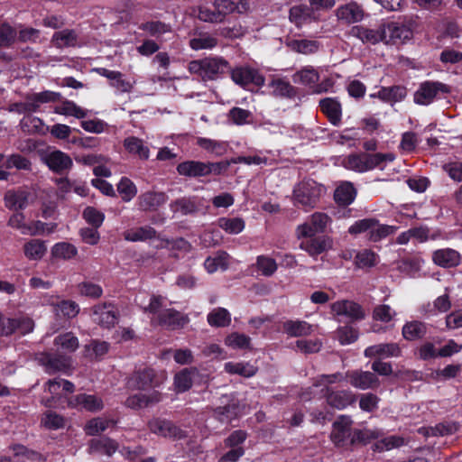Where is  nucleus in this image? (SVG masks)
<instances>
[{
    "label": "nucleus",
    "instance_id": "30",
    "mask_svg": "<svg viewBox=\"0 0 462 462\" xmlns=\"http://www.w3.org/2000/svg\"><path fill=\"white\" fill-rule=\"evenodd\" d=\"M317 19L318 15L310 5H295L290 9V20L298 27Z\"/></svg>",
    "mask_w": 462,
    "mask_h": 462
},
{
    "label": "nucleus",
    "instance_id": "24",
    "mask_svg": "<svg viewBox=\"0 0 462 462\" xmlns=\"http://www.w3.org/2000/svg\"><path fill=\"white\" fill-rule=\"evenodd\" d=\"M68 405L72 408L84 409L88 411L97 412L103 409L104 403L101 398L93 395L81 393L68 401Z\"/></svg>",
    "mask_w": 462,
    "mask_h": 462
},
{
    "label": "nucleus",
    "instance_id": "11",
    "mask_svg": "<svg viewBox=\"0 0 462 462\" xmlns=\"http://www.w3.org/2000/svg\"><path fill=\"white\" fill-rule=\"evenodd\" d=\"M330 310L334 317H343L351 321L361 320L365 317L362 306L353 300H340L335 301L330 305Z\"/></svg>",
    "mask_w": 462,
    "mask_h": 462
},
{
    "label": "nucleus",
    "instance_id": "15",
    "mask_svg": "<svg viewBox=\"0 0 462 462\" xmlns=\"http://www.w3.org/2000/svg\"><path fill=\"white\" fill-rule=\"evenodd\" d=\"M39 362L49 374L62 372L69 374L71 370V358L65 356H54L51 354H41Z\"/></svg>",
    "mask_w": 462,
    "mask_h": 462
},
{
    "label": "nucleus",
    "instance_id": "13",
    "mask_svg": "<svg viewBox=\"0 0 462 462\" xmlns=\"http://www.w3.org/2000/svg\"><path fill=\"white\" fill-rule=\"evenodd\" d=\"M346 378L353 387L360 390L374 389L380 385L378 377L368 371H348L346 374Z\"/></svg>",
    "mask_w": 462,
    "mask_h": 462
},
{
    "label": "nucleus",
    "instance_id": "61",
    "mask_svg": "<svg viewBox=\"0 0 462 462\" xmlns=\"http://www.w3.org/2000/svg\"><path fill=\"white\" fill-rule=\"evenodd\" d=\"M355 260L360 268L372 267L378 263L379 256L369 249H364L356 254Z\"/></svg>",
    "mask_w": 462,
    "mask_h": 462
},
{
    "label": "nucleus",
    "instance_id": "22",
    "mask_svg": "<svg viewBox=\"0 0 462 462\" xmlns=\"http://www.w3.org/2000/svg\"><path fill=\"white\" fill-rule=\"evenodd\" d=\"M321 394L329 406L338 410L345 409L355 402V394L347 390L335 391L332 388H327V392Z\"/></svg>",
    "mask_w": 462,
    "mask_h": 462
},
{
    "label": "nucleus",
    "instance_id": "42",
    "mask_svg": "<svg viewBox=\"0 0 462 462\" xmlns=\"http://www.w3.org/2000/svg\"><path fill=\"white\" fill-rule=\"evenodd\" d=\"M286 45L291 51L298 52V53L305 54V55L314 53L319 48V44L318 42L313 41V40H307V39L288 40L286 42Z\"/></svg>",
    "mask_w": 462,
    "mask_h": 462
},
{
    "label": "nucleus",
    "instance_id": "16",
    "mask_svg": "<svg viewBox=\"0 0 462 462\" xmlns=\"http://www.w3.org/2000/svg\"><path fill=\"white\" fill-rule=\"evenodd\" d=\"M299 247L309 254L311 257H316L332 246V240L328 236H309L301 238Z\"/></svg>",
    "mask_w": 462,
    "mask_h": 462
},
{
    "label": "nucleus",
    "instance_id": "64",
    "mask_svg": "<svg viewBox=\"0 0 462 462\" xmlns=\"http://www.w3.org/2000/svg\"><path fill=\"white\" fill-rule=\"evenodd\" d=\"M20 125L24 132H27L30 134L44 132L43 122L39 117H36V116H24L21 120Z\"/></svg>",
    "mask_w": 462,
    "mask_h": 462
},
{
    "label": "nucleus",
    "instance_id": "25",
    "mask_svg": "<svg viewBox=\"0 0 462 462\" xmlns=\"http://www.w3.org/2000/svg\"><path fill=\"white\" fill-rule=\"evenodd\" d=\"M42 161L55 172H62L72 166V160L65 152L55 150L42 156Z\"/></svg>",
    "mask_w": 462,
    "mask_h": 462
},
{
    "label": "nucleus",
    "instance_id": "37",
    "mask_svg": "<svg viewBox=\"0 0 462 462\" xmlns=\"http://www.w3.org/2000/svg\"><path fill=\"white\" fill-rule=\"evenodd\" d=\"M29 198L30 193L27 190H9L5 195V203L10 209H23L28 205Z\"/></svg>",
    "mask_w": 462,
    "mask_h": 462
},
{
    "label": "nucleus",
    "instance_id": "41",
    "mask_svg": "<svg viewBox=\"0 0 462 462\" xmlns=\"http://www.w3.org/2000/svg\"><path fill=\"white\" fill-rule=\"evenodd\" d=\"M155 236V229L149 226L131 228L124 232V238L130 242H143Z\"/></svg>",
    "mask_w": 462,
    "mask_h": 462
},
{
    "label": "nucleus",
    "instance_id": "7",
    "mask_svg": "<svg viewBox=\"0 0 462 462\" xmlns=\"http://www.w3.org/2000/svg\"><path fill=\"white\" fill-rule=\"evenodd\" d=\"M74 388V384L65 379L55 378L49 380L46 383L45 392H48L51 396H43L42 403L46 407H55L66 394L72 393Z\"/></svg>",
    "mask_w": 462,
    "mask_h": 462
},
{
    "label": "nucleus",
    "instance_id": "58",
    "mask_svg": "<svg viewBox=\"0 0 462 462\" xmlns=\"http://www.w3.org/2000/svg\"><path fill=\"white\" fill-rule=\"evenodd\" d=\"M85 356L89 358H98L106 355L109 349L108 343L105 341L92 340L84 347Z\"/></svg>",
    "mask_w": 462,
    "mask_h": 462
},
{
    "label": "nucleus",
    "instance_id": "39",
    "mask_svg": "<svg viewBox=\"0 0 462 462\" xmlns=\"http://www.w3.org/2000/svg\"><path fill=\"white\" fill-rule=\"evenodd\" d=\"M46 244L40 239H31L23 245V254L31 261L41 260L46 254Z\"/></svg>",
    "mask_w": 462,
    "mask_h": 462
},
{
    "label": "nucleus",
    "instance_id": "29",
    "mask_svg": "<svg viewBox=\"0 0 462 462\" xmlns=\"http://www.w3.org/2000/svg\"><path fill=\"white\" fill-rule=\"evenodd\" d=\"M124 147L129 154L140 160L146 161L150 156L149 147L142 139L135 136L126 137L124 140Z\"/></svg>",
    "mask_w": 462,
    "mask_h": 462
},
{
    "label": "nucleus",
    "instance_id": "63",
    "mask_svg": "<svg viewBox=\"0 0 462 462\" xmlns=\"http://www.w3.org/2000/svg\"><path fill=\"white\" fill-rule=\"evenodd\" d=\"M158 248H167L173 252L188 253L190 250V244L183 238L172 240H161L156 245Z\"/></svg>",
    "mask_w": 462,
    "mask_h": 462
},
{
    "label": "nucleus",
    "instance_id": "6",
    "mask_svg": "<svg viewBox=\"0 0 462 462\" xmlns=\"http://www.w3.org/2000/svg\"><path fill=\"white\" fill-rule=\"evenodd\" d=\"M189 71L203 80H213L230 70L229 63L221 57H208L192 60L188 66Z\"/></svg>",
    "mask_w": 462,
    "mask_h": 462
},
{
    "label": "nucleus",
    "instance_id": "18",
    "mask_svg": "<svg viewBox=\"0 0 462 462\" xmlns=\"http://www.w3.org/2000/svg\"><path fill=\"white\" fill-rule=\"evenodd\" d=\"M34 321L28 316H19L17 318H7L5 325L2 328V336H10L15 332L21 335H26L32 332Z\"/></svg>",
    "mask_w": 462,
    "mask_h": 462
},
{
    "label": "nucleus",
    "instance_id": "52",
    "mask_svg": "<svg viewBox=\"0 0 462 462\" xmlns=\"http://www.w3.org/2000/svg\"><path fill=\"white\" fill-rule=\"evenodd\" d=\"M426 334V325L420 321L407 322L402 328L403 337L407 340H415Z\"/></svg>",
    "mask_w": 462,
    "mask_h": 462
},
{
    "label": "nucleus",
    "instance_id": "3",
    "mask_svg": "<svg viewBox=\"0 0 462 462\" xmlns=\"http://www.w3.org/2000/svg\"><path fill=\"white\" fill-rule=\"evenodd\" d=\"M395 156L389 153H354L342 160L341 164L347 170L356 172H365L375 168L383 170L388 162H392Z\"/></svg>",
    "mask_w": 462,
    "mask_h": 462
},
{
    "label": "nucleus",
    "instance_id": "54",
    "mask_svg": "<svg viewBox=\"0 0 462 462\" xmlns=\"http://www.w3.org/2000/svg\"><path fill=\"white\" fill-rule=\"evenodd\" d=\"M217 44V40L208 33H199L189 41V46L194 51L210 50Z\"/></svg>",
    "mask_w": 462,
    "mask_h": 462
},
{
    "label": "nucleus",
    "instance_id": "47",
    "mask_svg": "<svg viewBox=\"0 0 462 462\" xmlns=\"http://www.w3.org/2000/svg\"><path fill=\"white\" fill-rule=\"evenodd\" d=\"M255 267L262 275L271 277L276 273L278 263L274 258L261 254L256 257Z\"/></svg>",
    "mask_w": 462,
    "mask_h": 462
},
{
    "label": "nucleus",
    "instance_id": "40",
    "mask_svg": "<svg viewBox=\"0 0 462 462\" xmlns=\"http://www.w3.org/2000/svg\"><path fill=\"white\" fill-rule=\"evenodd\" d=\"M54 113L65 116H74L78 119H82L88 116V111L78 106L73 101L66 100L54 107Z\"/></svg>",
    "mask_w": 462,
    "mask_h": 462
},
{
    "label": "nucleus",
    "instance_id": "53",
    "mask_svg": "<svg viewBox=\"0 0 462 462\" xmlns=\"http://www.w3.org/2000/svg\"><path fill=\"white\" fill-rule=\"evenodd\" d=\"M218 226L230 235L241 233L245 226V221L240 217H221L217 221Z\"/></svg>",
    "mask_w": 462,
    "mask_h": 462
},
{
    "label": "nucleus",
    "instance_id": "28",
    "mask_svg": "<svg viewBox=\"0 0 462 462\" xmlns=\"http://www.w3.org/2000/svg\"><path fill=\"white\" fill-rule=\"evenodd\" d=\"M283 331L290 337H305L312 334L316 328L314 325L305 320H287L282 325Z\"/></svg>",
    "mask_w": 462,
    "mask_h": 462
},
{
    "label": "nucleus",
    "instance_id": "8",
    "mask_svg": "<svg viewBox=\"0 0 462 462\" xmlns=\"http://www.w3.org/2000/svg\"><path fill=\"white\" fill-rule=\"evenodd\" d=\"M330 222L331 218L327 214L315 212L303 224L297 226L296 236L298 239L314 236L323 233Z\"/></svg>",
    "mask_w": 462,
    "mask_h": 462
},
{
    "label": "nucleus",
    "instance_id": "35",
    "mask_svg": "<svg viewBox=\"0 0 462 462\" xmlns=\"http://www.w3.org/2000/svg\"><path fill=\"white\" fill-rule=\"evenodd\" d=\"M167 196L163 192H145L138 198L139 208L142 210H155L164 204Z\"/></svg>",
    "mask_w": 462,
    "mask_h": 462
},
{
    "label": "nucleus",
    "instance_id": "48",
    "mask_svg": "<svg viewBox=\"0 0 462 462\" xmlns=\"http://www.w3.org/2000/svg\"><path fill=\"white\" fill-rule=\"evenodd\" d=\"M78 254V249L68 242H60L51 247V255L57 259L70 260Z\"/></svg>",
    "mask_w": 462,
    "mask_h": 462
},
{
    "label": "nucleus",
    "instance_id": "50",
    "mask_svg": "<svg viewBox=\"0 0 462 462\" xmlns=\"http://www.w3.org/2000/svg\"><path fill=\"white\" fill-rule=\"evenodd\" d=\"M54 344L68 353L75 352L79 346V339L72 332H66L57 336L54 338Z\"/></svg>",
    "mask_w": 462,
    "mask_h": 462
},
{
    "label": "nucleus",
    "instance_id": "34",
    "mask_svg": "<svg viewBox=\"0 0 462 462\" xmlns=\"http://www.w3.org/2000/svg\"><path fill=\"white\" fill-rule=\"evenodd\" d=\"M337 16L346 23H354L363 19L364 12L356 3H350L337 8Z\"/></svg>",
    "mask_w": 462,
    "mask_h": 462
},
{
    "label": "nucleus",
    "instance_id": "38",
    "mask_svg": "<svg viewBox=\"0 0 462 462\" xmlns=\"http://www.w3.org/2000/svg\"><path fill=\"white\" fill-rule=\"evenodd\" d=\"M9 451L12 452L13 456L0 455V462H25L36 456V453L20 444L10 446Z\"/></svg>",
    "mask_w": 462,
    "mask_h": 462
},
{
    "label": "nucleus",
    "instance_id": "10",
    "mask_svg": "<svg viewBox=\"0 0 462 462\" xmlns=\"http://www.w3.org/2000/svg\"><path fill=\"white\" fill-rule=\"evenodd\" d=\"M383 32L385 34L384 43L399 44L404 43L412 37L411 29L402 22L383 23Z\"/></svg>",
    "mask_w": 462,
    "mask_h": 462
},
{
    "label": "nucleus",
    "instance_id": "4",
    "mask_svg": "<svg viewBox=\"0 0 462 462\" xmlns=\"http://www.w3.org/2000/svg\"><path fill=\"white\" fill-rule=\"evenodd\" d=\"M249 7L248 0H216L213 9L202 6L199 8L198 16L204 22L218 23L231 13L244 14L249 10Z\"/></svg>",
    "mask_w": 462,
    "mask_h": 462
},
{
    "label": "nucleus",
    "instance_id": "23",
    "mask_svg": "<svg viewBox=\"0 0 462 462\" xmlns=\"http://www.w3.org/2000/svg\"><path fill=\"white\" fill-rule=\"evenodd\" d=\"M364 355L365 357L369 358L399 357L402 355V349L397 343H381L366 347Z\"/></svg>",
    "mask_w": 462,
    "mask_h": 462
},
{
    "label": "nucleus",
    "instance_id": "55",
    "mask_svg": "<svg viewBox=\"0 0 462 462\" xmlns=\"http://www.w3.org/2000/svg\"><path fill=\"white\" fill-rule=\"evenodd\" d=\"M378 97L386 102H399L406 97V89L399 86L383 88L379 90Z\"/></svg>",
    "mask_w": 462,
    "mask_h": 462
},
{
    "label": "nucleus",
    "instance_id": "17",
    "mask_svg": "<svg viewBox=\"0 0 462 462\" xmlns=\"http://www.w3.org/2000/svg\"><path fill=\"white\" fill-rule=\"evenodd\" d=\"M148 428L152 433L163 438L181 439L184 436L182 430L171 421L161 418L151 420Z\"/></svg>",
    "mask_w": 462,
    "mask_h": 462
},
{
    "label": "nucleus",
    "instance_id": "62",
    "mask_svg": "<svg viewBox=\"0 0 462 462\" xmlns=\"http://www.w3.org/2000/svg\"><path fill=\"white\" fill-rule=\"evenodd\" d=\"M54 310L57 314H61L68 319H71L79 314V307L75 301L66 300L55 304Z\"/></svg>",
    "mask_w": 462,
    "mask_h": 462
},
{
    "label": "nucleus",
    "instance_id": "51",
    "mask_svg": "<svg viewBox=\"0 0 462 462\" xmlns=\"http://www.w3.org/2000/svg\"><path fill=\"white\" fill-rule=\"evenodd\" d=\"M197 373L196 369H183L176 374L174 386L177 393L188 391L192 385V375Z\"/></svg>",
    "mask_w": 462,
    "mask_h": 462
},
{
    "label": "nucleus",
    "instance_id": "43",
    "mask_svg": "<svg viewBox=\"0 0 462 462\" xmlns=\"http://www.w3.org/2000/svg\"><path fill=\"white\" fill-rule=\"evenodd\" d=\"M116 422L112 419H106L103 417H96L89 420L85 427L84 430L87 435L96 436L105 430H106L111 425H115Z\"/></svg>",
    "mask_w": 462,
    "mask_h": 462
},
{
    "label": "nucleus",
    "instance_id": "19",
    "mask_svg": "<svg viewBox=\"0 0 462 462\" xmlns=\"http://www.w3.org/2000/svg\"><path fill=\"white\" fill-rule=\"evenodd\" d=\"M350 35L357 38L365 44H376L380 42H384L385 34L383 32L381 24L377 29L367 28L363 25L353 26L350 30Z\"/></svg>",
    "mask_w": 462,
    "mask_h": 462
},
{
    "label": "nucleus",
    "instance_id": "26",
    "mask_svg": "<svg viewBox=\"0 0 462 462\" xmlns=\"http://www.w3.org/2000/svg\"><path fill=\"white\" fill-rule=\"evenodd\" d=\"M432 260L434 263L444 268H450L459 264L460 254L451 248L439 249L433 252Z\"/></svg>",
    "mask_w": 462,
    "mask_h": 462
},
{
    "label": "nucleus",
    "instance_id": "45",
    "mask_svg": "<svg viewBox=\"0 0 462 462\" xmlns=\"http://www.w3.org/2000/svg\"><path fill=\"white\" fill-rule=\"evenodd\" d=\"M207 320L211 327H227L231 323V314L225 308H215L208 314Z\"/></svg>",
    "mask_w": 462,
    "mask_h": 462
},
{
    "label": "nucleus",
    "instance_id": "5",
    "mask_svg": "<svg viewBox=\"0 0 462 462\" xmlns=\"http://www.w3.org/2000/svg\"><path fill=\"white\" fill-rule=\"evenodd\" d=\"M326 193L323 185L313 180H304L299 182L293 189L292 199L296 206L310 210L314 208L320 198Z\"/></svg>",
    "mask_w": 462,
    "mask_h": 462
},
{
    "label": "nucleus",
    "instance_id": "49",
    "mask_svg": "<svg viewBox=\"0 0 462 462\" xmlns=\"http://www.w3.org/2000/svg\"><path fill=\"white\" fill-rule=\"evenodd\" d=\"M346 379V375L341 373H335L332 374H321L317 377L315 383H313V391L324 393L327 392V388H330L329 385L341 382Z\"/></svg>",
    "mask_w": 462,
    "mask_h": 462
},
{
    "label": "nucleus",
    "instance_id": "32",
    "mask_svg": "<svg viewBox=\"0 0 462 462\" xmlns=\"http://www.w3.org/2000/svg\"><path fill=\"white\" fill-rule=\"evenodd\" d=\"M352 420L347 416H340L333 424L331 433L332 440L335 444L339 445L350 436V427Z\"/></svg>",
    "mask_w": 462,
    "mask_h": 462
},
{
    "label": "nucleus",
    "instance_id": "57",
    "mask_svg": "<svg viewBox=\"0 0 462 462\" xmlns=\"http://www.w3.org/2000/svg\"><path fill=\"white\" fill-rule=\"evenodd\" d=\"M56 228L57 224H46L40 220H34L27 225L25 236H34L44 234H51L56 230Z\"/></svg>",
    "mask_w": 462,
    "mask_h": 462
},
{
    "label": "nucleus",
    "instance_id": "56",
    "mask_svg": "<svg viewBox=\"0 0 462 462\" xmlns=\"http://www.w3.org/2000/svg\"><path fill=\"white\" fill-rule=\"evenodd\" d=\"M268 87L271 92L278 97H290L293 94V87L283 79H273Z\"/></svg>",
    "mask_w": 462,
    "mask_h": 462
},
{
    "label": "nucleus",
    "instance_id": "59",
    "mask_svg": "<svg viewBox=\"0 0 462 462\" xmlns=\"http://www.w3.org/2000/svg\"><path fill=\"white\" fill-rule=\"evenodd\" d=\"M117 190L125 202L132 200L137 194V188L134 183L128 178L121 179L117 185Z\"/></svg>",
    "mask_w": 462,
    "mask_h": 462
},
{
    "label": "nucleus",
    "instance_id": "36",
    "mask_svg": "<svg viewBox=\"0 0 462 462\" xmlns=\"http://www.w3.org/2000/svg\"><path fill=\"white\" fill-rule=\"evenodd\" d=\"M225 371L229 374H237L245 378L253 377L258 371L257 366L250 362H227L224 365Z\"/></svg>",
    "mask_w": 462,
    "mask_h": 462
},
{
    "label": "nucleus",
    "instance_id": "31",
    "mask_svg": "<svg viewBox=\"0 0 462 462\" xmlns=\"http://www.w3.org/2000/svg\"><path fill=\"white\" fill-rule=\"evenodd\" d=\"M179 174L186 177H203L208 175V168L206 162L199 161H187L178 165Z\"/></svg>",
    "mask_w": 462,
    "mask_h": 462
},
{
    "label": "nucleus",
    "instance_id": "46",
    "mask_svg": "<svg viewBox=\"0 0 462 462\" xmlns=\"http://www.w3.org/2000/svg\"><path fill=\"white\" fill-rule=\"evenodd\" d=\"M334 198L339 205L347 206L354 201L356 189L350 182L342 183L336 189Z\"/></svg>",
    "mask_w": 462,
    "mask_h": 462
},
{
    "label": "nucleus",
    "instance_id": "9",
    "mask_svg": "<svg viewBox=\"0 0 462 462\" xmlns=\"http://www.w3.org/2000/svg\"><path fill=\"white\" fill-rule=\"evenodd\" d=\"M292 80L296 84H302L309 87L314 93L317 94L327 92L331 87V84L328 81L317 84L319 80V74L314 68L310 66L304 67L300 70L297 71L293 75Z\"/></svg>",
    "mask_w": 462,
    "mask_h": 462
},
{
    "label": "nucleus",
    "instance_id": "21",
    "mask_svg": "<svg viewBox=\"0 0 462 462\" xmlns=\"http://www.w3.org/2000/svg\"><path fill=\"white\" fill-rule=\"evenodd\" d=\"M119 448V444L116 440L108 438L101 437L92 439L88 442V452L90 455H105L106 457H112Z\"/></svg>",
    "mask_w": 462,
    "mask_h": 462
},
{
    "label": "nucleus",
    "instance_id": "12",
    "mask_svg": "<svg viewBox=\"0 0 462 462\" xmlns=\"http://www.w3.org/2000/svg\"><path fill=\"white\" fill-rule=\"evenodd\" d=\"M448 93L449 87L438 81L421 83L414 94V102L418 105L428 106L433 102L438 93Z\"/></svg>",
    "mask_w": 462,
    "mask_h": 462
},
{
    "label": "nucleus",
    "instance_id": "60",
    "mask_svg": "<svg viewBox=\"0 0 462 462\" xmlns=\"http://www.w3.org/2000/svg\"><path fill=\"white\" fill-rule=\"evenodd\" d=\"M250 337L245 334L233 332L225 338L226 346L233 349H246L250 347Z\"/></svg>",
    "mask_w": 462,
    "mask_h": 462
},
{
    "label": "nucleus",
    "instance_id": "2",
    "mask_svg": "<svg viewBox=\"0 0 462 462\" xmlns=\"http://www.w3.org/2000/svg\"><path fill=\"white\" fill-rule=\"evenodd\" d=\"M154 371L151 368H144L135 372L127 381V386L130 389L140 390L142 392L129 396L125 401V406L131 409L138 410L154 405L162 400L160 392L152 389Z\"/></svg>",
    "mask_w": 462,
    "mask_h": 462
},
{
    "label": "nucleus",
    "instance_id": "1",
    "mask_svg": "<svg viewBox=\"0 0 462 462\" xmlns=\"http://www.w3.org/2000/svg\"><path fill=\"white\" fill-rule=\"evenodd\" d=\"M135 302L145 313L152 314L151 321L153 324L167 326L171 328H183L189 322L188 315L174 309L167 308V300L162 296H149L139 293Z\"/></svg>",
    "mask_w": 462,
    "mask_h": 462
},
{
    "label": "nucleus",
    "instance_id": "44",
    "mask_svg": "<svg viewBox=\"0 0 462 462\" xmlns=\"http://www.w3.org/2000/svg\"><path fill=\"white\" fill-rule=\"evenodd\" d=\"M229 265V255L226 252H219L213 257H208L205 260L204 266L208 273H213L218 270L225 271Z\"/></svg>",
    "mask_w": 462,
    "mask_h": 462
},
{
    "label": "nucleus",
    "instance_id": "33",
    "mask_svg": "<svg viewBox=\"0 0 462 462\" xmlns=\"http://www.w3.org/2000/svg\"><path fill=\"white\" fill-rule=\"evenodd\" d=\"M196 143L208 153L215 156H222L226 153L228 143L206 137H198Z\"/></svg>",
    "mask_w": 462,
    "mask_h": 462
},
{
    "label": "nucleus",
    "instance_id": "20",
    "mask_svg": "<svg viewBox=\"0 0 462 462\" xmlns=\"http://www.w3.org/2000/svg\"><path fill=\"white\" fill-rule=\"evenodd\" d=\"M117 319V310L112 304H99L93 309V320L102 327L110 328Z\"/></svg>",
    "mask_w": 462,
    "mask_h": 462
},
{
    "label": "nucleus",
    "instance_id": "14",
    "mask_svg": "<svg viewBox=\"0 0 462 462\" xmlns=\"http://www.w3.org/2000/svg\"><path fill=\"white\" fill-rule=\"evenodd\" d=\"M232 80L241 87H245L250 83L256 86L264 84V78L254 69L249 67H237L231 69Z\"/></svg>",
    "mask_w": 462,
    "mask_h": 462
},
{
    "label": "nucleus",
    "instance_id": "27",
    "mask_svg": "<svg viewBox=\"0 0 462 462\" xmlns=\"http://www.w3.org/2000/svg\"><path fill=\"white\" fill-rule=\"evenodd\" d=\"M320 110L325 114L329 122L334 125H339L342 116L340 103L332 97H326L319 101Z\"/></svg>",
    "mask_w": 462,
    "mask_h": 462
}]
</instances>
